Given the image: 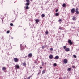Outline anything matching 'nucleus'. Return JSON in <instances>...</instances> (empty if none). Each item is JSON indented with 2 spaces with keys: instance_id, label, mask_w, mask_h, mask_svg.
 <instances>
[{
  "instance_id": "obj_20",
  "label": "nucleus",
  "mask_w": 79,
  "mask_h": 79,
  "mask_svg": "<svg viewBox=\"0 0 79 79\" xmlns=\"http://www.w3.org/2000/svg\"><path fill=\"white\" fill-rule=\"evenodd\" d=\"M25 5H26V6H28V5H29V2L25 4Z\"/></svg>"
},
{
  "instance_id": "obj_3",
  "label": "nucleus",
  "mask_w": 79,
  "mask_h": 79,
  "mask_svg": "<svg viewBox=\"0 0 79 79\" xmlns=\"http://www.w3.org/2000/svg\"><path fill=\"white\" fill-rule=\"evenodd\" d=\"M75 12L77 15H78L79 14V9L77 7L75 10Z\"/></svg>"
},
{
  "instance_id": "obj_13",
  "label": "nucleus",
  "mask_w": 79,
  "mask_h": 79,
  "mask_svg": "<svg viewBox=\"0 0 79 79\" xmlns=\"http://www.w3.org/2000/svg\"><path fill=\"white\" fill-rule=\"evenodd\" d=\"M35 21L36 23H38L40 21V20L39 19H37L35 20Z\"/></svg>"
},
{
  "instance_id": "obj_21",
  "label": "nucleus",
  "mask_w": 79,
  "mask_h": 79,
  "mask_svg": "<svg viewBox=\"0 0 79 79\" xmlns=\"http://www.w3.org/2000/svg\"><path fill=\"white\" fill-rule=\"evenodd\" d=\"M55 15L56 16H58L59 15V13H56L55 14Z\"/></svg>"
},
{
  "instance_id": "obj_43",
  "label": "nucleus",
  "mask_w": 79,
  "mask_h": 79,
  "mask_svg": "<svg viewBox=\"0 0 79 79\" xmlns=\"http://www.w3.org/2000/svg\"><path fill=\"white\" fill-rule=\"evenodd\" d=\"M40 68H42V67H40Z\"/></svg>"
},
{
  "instance_id": "obj_5",
  "label": "nucleus",
  "mask_w": 79,
  "mask_h": 79,
  "mask_svg": "<svg viewBox=\"0 0 79 79\" xmlns=\"http://www.w3.org/2000/svg\"><path fill=\"white\" fill-rule=\"evenodd\" d=\"M68 42L69 44L70 45L73 44V43H72V41H71V40H68Z\"/></svg>"
},
{
  "instance_id": "obj_26",
  "label": "nucleus",
  "mask_w": 79,
  "mask_h": 79,
  "mask_svg": "<svg viewBox=\"0 0 79 79\" xmlns=\"http://www.w3.org/2000/svg\"><path fill=\"white\" fill-rule=\"evenodd\" d=\"M42 49H44V48H45V46H42Z\"/></svg>"
},
{
  "instance_id": "obj_25",
  "label": "nucleus",
  "mask_w": 79,
  "mask_h": 79,
  "mask_svg": "<svg viewBox=\"0 0 79 79\" xmlns=\"http://www.w3.org/2000/svg\"><path fill=\"white\" fill-rule=\"evenodd\" d=\"M45 73V70H43L42 71V74H44Z\"/></svg>"
},
{
  "instance_id": "obj_32",
  "label": "nucleus",
  "mask_w": 79,
  "mask_h": 79,
  "mask_svg": "<svg viewBox=\"0 0 79 79\" xmlns=\"http://www.w3.org/2000/svg\"><path fill=\"white\" fill-rule=\"evenodd\" d=\"M26 9H29V6H26Z\"/></svg>"
},
{
  "instance_id": "obj_46",
  "label": "nucleus",
  "mask_w": 79,
  "mask_h": 79,
  "mask_svg": "<svg viewBox=\"0 0 79 79\" xmlns=\"http://www.w3.org/2000/svg\"><path fill=\"white\" fill-rule=\"evenodd\" d=\"M20 26H19V27H20Z\"/></svg>"
},
{
  "instance_id": "obj_27",
  "label": "nucleus",
  "mask_w": 79,
  "mask_h": 79,
  "mask_svg": "<svg viewBox=\"0 0 79 79\" xmlns=\"http://www.w3.org/2000/svg\"><path fill=\"white\" fill-rule=\"evenodd\" d=\"M73 57H74V58H76L77 57H76V56L75 55H73Z\"/></svg>"
},
{
  "instance_id": "obj_7",
  "label": "nucleus",
  "mask_w": 79,
  "mask_h": 79,
  "mask_svg": "<svg viewBox=\"0 0 79 79\" xmlns=\"http://www.w3.org/2000/svg\"><path fill=\"white\" fill-rule=\"evenodd\" d=\"M15 69H19V66L18 64H17L16 65H15Z\"/></svg>"
},
{
  "instance_id": "obj_10",
  "label": "nucleus",
  "mask_w": 79,
  "mask_h": 79,
  "mask_svg": "<svg viewBox=\"0 0 79 79\" xmlns=\"http://www.w3.org/2000/svg\"><path fill=\"white\" fill-rule=\"evenodd\" d=\"M49 58L50 59H53V56L52 55H50L49 56Z\"/></svg>"
},
{
  "instance_id": "obj_45",
  "label": "nucleus",
  "mask_w": 79,
  "mask_h": 79,
  "mask_svg": "<svg viewBox=\"0 0 79 79\" xmlns=\"http://www.w3.org/2000/svg\"><path fill=\"white\" fill-rule=\"evenodd\" d=\"M25 47H26V45H25Z\"/></svg>"
},
{
  "instance_id": "obj_18",
  "label": "nucleus",
  "mask_w": 79,
  "mask_h": 79,
  "mask_svg": "<svg viewBox=\"0 0 79 79\" xmlns=\"http://www.w3.org/2000/svg\"><path fill=\"white\" fill-rule=\"evenodd\" d=\"M71 68H69L68 69H67V71H71Z\"/></svg>"
},
{
  "instance_id": "obj_41",
  "label": "nucleus",
  "mask_w": 79,
  "mask_h": 79,
  "mask_svg": "<svg viewBox=\"0 0 79 79\" xmlns=\"http://www.w3.org/2000/svg\"><path fill=\"white\" fill-rule=\"evenodd\" d=\"M45 64H47V62H45V63H44Z\"/></svg>"
},
{
  "instance_id": "obj_39",
  "label": "nucleus",
  "mask_w": 79,
  "mask_h": 79,
  "mask_svg": "<svg viewBox=\"0 0 79 79\" xmlns=\"http://www.w3.org/2000/svg\"><path fill=\"white\" fill-rule=\"evenodd\" d=\"M64 79H66V77H64Z\"/></svg>"
},
{
  "instance_id": "obj_8",
  "label": "nucleus",
  "mask_w": 79,
  "mask_h": 79,
  "mask_svg": "<svg viewBox=\"0 0 79 79\" xmlns=\"http://www.w3.org/2000/svg\"><path fill=\"white\" fill-rule=\"evenodd\" d=\"M54 59L55 60H58V59H59V56H56L54 58Z\"/></svg>"
},
{
  "instance_id": "obj_37",
  "label": "nucleus",
  "mask_w": 79,
  "mask_h": 79,
  "mask_svg": "<svg viewBox=\"0 0 79 79\" xmlns=\"http://www.w3.org/2000/svg\"><path fill=\"white\" fill-rule=\"evenodd\" d=\"M40 73H41V71H40L38 73V74H40Z\"/></svg>"
},
{
  "instance_id": "obj_28",
  "label": "nucleus",
  "mask_w": 79,
  "mask_h": 79,
  "mask_svg": "<svg viewBox=\"0 0 79 79\" xmlns=\"http://www.w3.org/2000/svg\"><path fill=\"white\" fill-rule=\"evenodd\" d=\"M61 21H62V20L61 19H59L58 21H59V22H60V21H61Z\"/></svg>"
},
{
  "instance_id": "obj_40",
  "label": "nucleus",
  "mask_w": 79,
  "mask_h": 79,
  "mask_svg": "<svg viewBox=\"0 0 79 79\" xmlns=\"http://www.w3.org/2000/svg\"><path fill=\"white\" fill-rule=\"evenodd\" d=\"M2 22H3V19L2 18Z\"/></svg>"
},
{
  "instance_id": "obj_19",
  "label": "nucleus",
  "mask_w": 79,
  "mask_h": 79,
  "mask_svg": "<svg viewBox=\"0 0 79 79\" xmlns=\"http://www.w3.org/2000/svg\"><path fill=\"white\" fill-rule=\"evenodd\" d=\"M66 6V4H65V3H64L62 5V6L63 7H65Z\"/></svg>"
},
{
  "instance_id": "obj_30",
  "label": "nucleus",
  "mask_w": 79,
  "mask_h": 79,
  "mask_svg": "<svg viewBox=\"0 0 79 79\" xmlns=\"http://www.w3.org/2000/svg\"><path fill=\"white\" fill-rule=\"evenodd\" d=\"M26 1L27 2V3H29L30 2L29 0H26Z\"/></svg>"
},
{
  "instance_id": "obj_15",
  "label": "nucleus",
  "mask_w": 79,
  "mask_h": 79,
  "mask_svg": "<svg viewBox=\"0 0 79 79\" xmlns=\"http://www.w3.org/2000/svg\"><path fill=\"white\" fill-rule=\"evenodd\" d=\"M59 29H60V30H64V29H65L63 27H59Z\"/></svg>"
},
{
  "instance_id": "obj_22",
  "label": "nucleus",
  "mask_w": 79,
  "mask_h": 79,
  "mask_svg": "<svg viewBox=\"0 0 79 79\" xmlns=\"http://www.w3.org/2000/svg\"><path fill=\"white\" fill-rule=\"evenodd\" d=\"M23 66H26V64L25 62H24L23 63Z\"/></svg>"
},
{
  "instance_id": "obj_31",
  "label": "nucleus",
  "mask_w": 79,
  "mask_h": 79,
  "mask_svg": "<svg viewBox=\"0 0 79 79\" xmlns=\"http://www.w3.org/2000/svg\"><path fill=\"white\" fill-rule=\"evenodd\" d=\"M7 34H9L10 33V31H6Z\"/></svg>"
},
{
  "instance_id": "obj_17",
  "label": "nucleus",
  "mask_w": 79,
  "mask_h": 79,
  "mask_svg": "<svg viewBox=\"0 0 79 79\" xmlns=\"http://www.w3.org/2000/svg\"><path fill=\"white\" fill-rule=\"evenodd\" d=\"M45 33L46 35H48V31L46 30L45 32Z\"/></svg>"
},
{
  "instance_id": "obj_4",
  "label": "nucleus",
  "mask_w": 79,
  "mask_h": 79,
  "mask_svg": "<svg viewBox=\"0 0 79 79\" xmlns=\"http://www.w3.org/2000/svg\"><path fill=\"white\" fill-rule=\"evenodd\" d=\"M63 62L64 64H66L68 63V60L66 59H64Z\"/></svg>"
},
{
  "instance_id": "obj_44",
  "label": "nucleus",
  "mask_w": 79,
  "mask_h": 79,
  "mask_svg": "<svg viewBox=\"0 0 79 79\" xmlns=\"http://www.w3.org/2000/svg\"><path fill=\"white\" fill-rule=\"evenodd\" d=\"M58 79H62V78H59Z\"/></svg>"
},
{
  "instance_id": "obj_33",
  "label": "nucleus",
  "mask_w": 79,
  "mask_h": 79,
  "mask_svg": "<svg viewBox=\"0 0 79 79\" xmlns=\"http://www.w3.org/2000/svg\"><path fill=\"white\" fill-rule=\"evenodd\" d=\"M10 26H13V24L11 23L10 24Z\"/></svg>"
},
{
  "instance_id": "obj_36",
  "label": "nucleus",
  "mask_w": 79,
  "mask_h": 79,
  "mask_svg": "<svg viewBox=\"0 0 79 79\" xmlns=\"http://www.w3.org/2000/svg\"><path fill=\"white\" fill-rule=\"evenodd\" d=\"M31 78V76H30L28 77V78H27V79H30Z\"/></svg>"
},
{
  "instance_id": "obj_16",
  "label": "nucleus",
  "mask_w": 79,
  "mask_h": 79,
  "mask_svg": "<svg viewBox=\"0 0 79 79\" xmlns=\"http://www.w3.org/2000/svg\"><path fill=\"white\" fill-rule=\"evenodd\" d=\"M41 16L42 18H44V17H45V14H42L41 15Z\"/></svg>"
},
{
  "instance_id": "obj_38",
  "label": "nucleus",
  "mask_w": 79,
  "mask_h": 79,
  "mask_svg": "<svg viewBox=\"0 0 79 79\" xmlns=\"http://www.w3.org/2000/svg\"><path fill=\"white\" fill-rule=\"evenodd\" d=\"M42 65H44V63L43 62H42Z\"/></svg>"
},
{
  "instance_id": "obj_29",
  "label": "nucleus",
  "mask_w": 79,
  "mask_h": 79,
  "mask_svg": "<svg viewBox=\"0 0 79 79\" xmlns=\"http://www.w3.org/2000/svg\"><path fill=\"white\" fill-rule=\"evenodd\" d=\"M50 51H53V48H50Z\"/></svg>"
},
{
  "instance_id": "obj_24",
  "label": "nucleus",
  "mask_w": 79,
  "mask_h": 79,
  "mask_svg": "<svg viewBox=\"0 0 79 79\" xmlns=\"http://www.w3.org/2000/svg\"><path fill=\"white\" fill-rule=\"evenodd\" d=\"M66 46H64V47H63V48L64 49H66Z\"/></svg>"
},
{
  "instance_id": "obj_42",
  "label": "nucleus",
  "mask_w": 79,
  "mask_h": 79,
  "mask_svg": "<svg viewBox=\"0 0 79 79\" xmlns=\"http://www.w3.org/2000/svg\"><path fill=\"white\" fill-rule=\"evenodd\" d=\"M11 39H13V37H11Z\"/></svg>"
},
{
  "instance_id": "obj_35",
  "label": "nucleus",
  "mask_w": 79,
  "mask_h": 79,
  "mask_svg": "<svg viewBox=\"0 0 79 79\" xmlns=\"http://www.w3.org/2000/svg\"><path fill=\"white\" fill-rule=\"evenodd\" d=\"M72 68H75V66L73 65L72 66Z\"/></svg>"
},
{
  "instance_id": "obj_9",
  "label": "nucleus",
  "mask_w": 79,
  "mask_h": 79,
  "mask_svg": "<svg viewBox=\"0 0 79 79\" xmlns=\"http://www.w3.org/2000/svg\"><path fill=\"white\" fill-rule=\"evenodd\" d=\"M65 50L66 52H69L70 51V49L69 48H67L65 49Z\"/></svg>"
},
{
  "instance_id": "obj_1",
  "label": "nucleus",
  "mask_w": 79,
  "mask_h": 79,
  "mask_svg": "<svg viewBox=\"0 0 79 79\" xmlns=\"http://www.w3.org/2000/svg\"><path fill=\"white\" fill-rule=\"evenodd\" d=\"M71 12L72 14H74V13H75V9L74 8L72 9L71 10Z\"/></svg>"
},
{
  "instance_id": "obj_2",
  "label": "nucleus",
  "mask_w": 79,
  "mask_h": 79,
  "mask_svg": "<svg viewBox=\"0 0 79 79\" xmlns=\"http://www.w3.org/2000/svg\"><path fill=\"white\" fill-rule=\"evenodd\" d=\"M14 61L15 63H18L19 61V60L17 58H15L14 59Z\"/></svg>"
},
{
  "instance_id": "obj_34",
  "label": "nucleus",
  "mask_w": 79,
  "mask_h": 79,
  "mask_svg": "<svg viewBox=\"0 0 79 79\" xmlns=\"http://www.w3.org/2000/svg\"><path fill=\"white\" fill-rule=\"evenodd\" d=\"M58 9H56V12H58Z\"/></svg>"
},
{
  "instance_id": "obj_12",
  "label": "nucleus",
  "mask_w": 79,
  "mask_h": 79,
  "mask_svg": "<svg viewBox=\"0 0 79 79\" xmlns=\"http://www.w3.org/2000/svg\"><path fill=\"white\" fill-rule=\"evenodd\" d=\"M6 69V67H4L2 68V71H5Z\"/></svg>"
},
{
  "instance_id": "obj_23",
  "label": "nucleus",
  "mask_w": 79,
  "mask_h": 79,
  "mask_svg": "<svg viewBox=\"0 0 79 79\" xmlns=\"http://www.w3.org/2000/svg\"><path fill=\"white\" fill-rule=\"evenodd\" d=\"M53 65L54 66H57V64H56V63H55Z\"/></svg>"
},
{
  "instance_id": "obj_11",
  "label": "nucleus",
  "mask_w": 79,
  "mask_h": 79,
  "mask_svg": "<svg viewBox=\"0 0 79 79\" xmlns=\"http://www.w3.org/2000/svg\"><path fill=\"white\" fill-rule=\"evenodd\" d=\"M72 19L73 21H76V17L75 16L73 17Z\"/></svg>"
},
{
  "instance_id": "obj_14",
  "label": "nucleus",
  "mask_w": 79,
  "mask_h": 79,
  "mask_svg": "<svg viewBox=\"0 0 79 79\" xmlns=\"http://www.w3.org/2000/svg\"><path fill=\"white\" fill-rule=\"evenodd\" d=\"M22 44H20V48L21 50H22L21 51H23V50H24V48L21 46Z\"/></svg>"
},
{
  "instance_id": "obj_6",
  "label": "nucleus",
  "mask_w": 79,
  "mask_h": 79,
  "mask_svg": "<svg viewBox=\"0 0 79 79\" xmlns=\"http://www.w3.org/2000/svg\"><path fill=\"white\" fill-rule=\"evenodd\" d=\"M32 56V53H29L28 55V58H31Z\"/></svg>"
}]
</instances>
